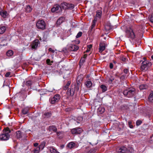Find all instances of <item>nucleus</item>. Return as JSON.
Returning <instances> with one entry per match:
<instances>
[{"label": "nucleus", "mask_w": 153, "mask_h": 153, "mask_svg": "<svg viewBox=\"0 0 153 153\" xmlns=\"http://www.w3.org/2000/svg\"><path fill=\"white\" fill-rule=\"evenodd\" d=\"M82 75H80L79 76L77 79V82H81L82 80Z\"/></svg>", "instance_id": "obj_31"}, {"label": "nucleus", "mask_w": 153, "mask_h": 153, "mask_svg": "<svg viewBox=\"0 0 153 153\" xmlns=\"http://www.w3.org/2000/svg\"><path fill=\"white\" fill-rule=\"evenodd\" d=\"M71 84V82L68 81L66 85L64 87V89L65 90H67L68 87V86L70 85Z\"/></svg>", "instance_id": "obj_33"}, {"label": "nucleus", "mask_w": 153, "mask_h": 153, "mask_svg": "<svg viewBox=\"0 0 153 153\" xmlns=\"http://www.w3.org/2000/svg\"><path fill=\"white\" fill-rule=\"evenodd\" d=\"M16 136L18 139L22 138L24 135L23 133H22L20 131H17L16 132Z\"/></svg>", "instance_id": "obj_15"}, {"label": "nucleus", "mask_w": 153, "mask_h": 153, "mask_svg": "<svg viewBox=\"0 0 153 153\" xmlns=\"http://www.w3.org/2000/svg\"><path fill=\"white\" fill-rule=\"evenodd\" d=\"M124 72L125 73V74H127V73L128 72V70H127V69H124Z\"/></svg>", "instance_id": "obj_51"}, {"label": "nucleus", "mask_w": 153, "mask_h": 153, "mask_svg": "<svg viewBox=\"0 0 153 153\" xmlns=\"http://www.w3.org/2000/svg\"><path fill=\"white\" fill-rule=\"evenodd\" d=\"M92 47V45H89L88 46V48L90 50Z\"/></svg>", "instance_id": "obj_50"}, {"label": "nucleus", "mask_w": 153, "mask_h": 153, "mask_svg": "<svg viewBox=\"0 0 153 153\" xmlns=\"http://www.w3.org/2000/svg\"><path fill=\"white\" fill-rule=\"evenodd\" d=\"M61 10V7L58 5H56L54 6L51 9V11L52 12H58Z\"/></svg>", "instance_id": "obj_8"}, {"label": "nucleus", "mask_w": 153, "mask_h": 153, "mask_svg": "<svg viewBox=\"0 0 153 153\" xmlns=\"http://www.w3.org/2000/svg\"><path fill=\"white\" fill-rule=\"evenodd\" d=\"M60 98V96L58 94L55 95L53 97L50 99L49 101L52 104H54L58 102Z\"/></svg>", "instance_id": "obj_6"}, {"label": "nucleus", "mask_w": 153, "mask_h": 153, "mask_svg": "<svg viewBox=\"0 0 153 153\" xmlns=\"http://www.w3.org/2000/svg\"><path fill=\"white\" fill-rule=\"evenodd\" d=\"M7 13L6 11H3L1 13V15L3 18H5L7 16Z\"/></svg>", "instance_id": "obj_28"}, {"label": "nucleus", "mask_w": 153, "mask_h": 153, "mask_svg": "<svg viewBox=\"0 0 153 153\" xmlns=\"http://www.w3.org/2000/svg\"><path fill=\"white\" fill-rule=\"evenodd\" d=\"M40 150H41V149L39 147H37L34 150V153H39Z\"/></svg>", "instance_id": "obj_36"}, {"label": "nucleus", "mask_w": 153, "mask_h": 153, "mask_svg": "<svg viewBox=\"0 0 153 153\" xmlns=\"http://www.w3.org/2000/svg\"><path fill=\"white\" fill-rule=\"evenodd\" d=\"M85 85L87 87L90 88L92 86V83L90 81H88L86 82Z\"/></svg>", "instance_id": "obj_25"}, {"label": "nucleus", "mask_w": 153, "mask_h": 153, "mask_svg": "<svg viewBox=\"0 0 153 153\" xmlns=\"http://www.w3.org/2000/svg\"><path fill=\"white\" fill-rule=\"evenodd\" d=\"M95 151L93 149H91L89 151L87 152V153H94Z\"/></svg>", "instance_id": "obj_46"}, {"label": "nucleus", "mask_w": 153, "mask_h": 153, "mask_svg": "<svg viewBox=\"0 0 153 153\" xmlns=\"http://www.w3.org/2000/svg\"><path fill=\"white\" fill-rule=\"evenodd\" d=\"M82 33L81 32H79L78 33V34H77L76 36V38H78L82 36Z\"/></svg>", "instance_id": "obj_40"}, {"label": "nucleus", "mask_w": 153, "mask_h": 153, "mask_svg": "<svg viewBox=\"0 0 153 153\" xmlns=\"http://www.w3.org/2000/svg\"><path fill=\"white\" fill-rule=\"evenodd\" d=\"M32 8L30 5H27L26 6L25 8V10L27 12H30L32 10Z\"/></svg>", "instance_id": "obj_27"}, {"label": "nucleus", "mask_w": 153, "mask_h": 153, "mask_svg": "<svg viewBox=\"0 0 153 153\" xmlns=\"http://www.w3.org/2000/svg\"><path fill=\"white\" fill-rule=\"evenodd\" d=\"M31 84L32 82H31V81L29 80L27 81L26 83V84L28 86H30L31 85Z\"/></svg>", "instance_id": "obj_41"}, {"label": "nucleus", "mask_w": 153, "mask_h": 153, "mask_svg": "<svg viewBox=\"0 0 153 153\" xmlns=\"http://www.w3.org/2000/svg\"><path fill=\"white\" fill-rule=\"evenodd\" d=\"M51 113L50 112H45L44 115L45 116L44 117L48 118L50 117L51 116Z\"/></svg>", "instance_id": "obj_24"}, {"label": "nucleus", "mask_w": 153, "mask_h": 153, "mask_svg": "<svg viewBox=\"0 0 153 153\" xmlns=\"http://www.w3.org/2000/svg\"><path fill=\"white\" fill-rule=\"evenodd\" d=\"M13 54V52L11 50L8 51L7 53V55L8 56H12Z\"/></svg>", "instance_id": "obj_29"}, {"label": "nucleus", "mask_w": 153, "mask_h": 153, "mask_svg": "<svg viewBox=\"0 0 153 153\" xmlns=\"http://www.w3.org/2000/svg\"><path fill=\"white\" fill-rule=\"evenodd\" d=\"M48 130L50 131H53L56 132L57 131V128L54 126H51L49 127Z\"/></svg>", "instance_id": "obj_17"}, {"label": "nucleus", "mask_w": 153, "mask_h": 153, "mask_svg": "<svg viewBox=\"0 0 153 153\" xmlns=\"http://www.w3.org/2000/svg\"><path fill=\"white\" fill-rule=\"evenodd\" d=\"M100 88L102 89L103 92L107 90V88L106 86L104 85H102L100 86Z\"/></svg>", "instance_id": "obj_26"}, {"label": "nucleus", "mask_w": 153, "mask_h": 153, "mask_svg": "<svg viewBox=\"0 0 153 153\" xmlns=\"http://www.w3.org/2000/svg\"><path fill=\"white\" fill-rule=\"evenodd\" d=\"M149 100L151 102H153V91H152L150 94L149 97Z\"/></svg>", "instance_id": "obj_21"}, {"label": "nucleus", "mask_w": 153, "mask_h": 153, "mask_svg": "<svg viewBox=\"0 0 153 153\" xmlns=\"http://www.w3.org/2000/svg\"><path fill=\"white\" fill-rule=\"evenodd\" d=\"M67 3L66 2H63L61 4L60 6L61 9L62 8L64 9H68V7H67Z\"/></svg>", "instance_id": "obj_18"}, {"label": "nucleus", "mask_w": 153, "mask_h": 153, "mask_svg": "<svg viewBox=\"0 0 153 153\" xmlns=\"http://www.w3.org/2000/svg\"><path fill=\"white\" fill-rule=\"evenodd\" d=\"M83 120V118L82 117H79L77 118V123H80Z\"/></svg>", "instance_id": "obj_37"}, {"label": "nucleus", "mask_w": 153, "mask_h": 153, "mask_svg": "<svg viewBox=\"0 0 153 153\" xmlns=\"http://www.w3.org/2000/svg\"><path fill=\"white\" fill-rule=\"evenodd\" d=\"M147 87V85L145 84H142L139 86V88L140 90L146 89Z\"/></svg>", "instance_id": "obj_23"}, {"label": "nucleus", "mask_w": 153, "mask_h": 153, "mask_svg": "<svg viewBox=\"0 0 153 153\" xmlns=\"http://www.w3.org/2000/svg\"><path fill=\"white\" fill-rule=\"evenodd\" d=\"M151 58L153 60V55L152 56Z\"/></svg>", "instance_id": "obj_58"}, {"label": "nucleus", "mask_w": 153, "mask_h": 153, "mask_svg": "<svg viewBox=\"0 0 153 153\" xmlns=\"http://www.w3.org/2000/svg\"><path fill=\"white\" fill-rule=\"evenodd\" d=\"M109 67H110V68L111 69H112L113 68V64L112 63H110V65H109Z\"/></svg>", "instance_id": "obj_49"}, {"label": "nucleus", "mask_w": 153, "mask_h": 153, "mask_svg": "<svg viewBox=\"0 0 153 153\" xmlns=\"http://www.w3.org/2000/svg\"><path fill=\"white\" fill-rule=\"evenodd\" d=\"M67 94L68 95H73V93H72L71 91V89L70 88L68 89L67 91Z\"/></svg>", "instance_id": "obj_35"}, {"label": "nucleus", "mask_w": 153, "mask_h": 153, "mask_svg": "<svg viewBox=\"0 0 153 153\" xmlns=\"http://www.w3.org/2000/svg\"><path fill=\"white\" fill-rule=\"evenodd\" d=\"M122 60H123V61H125V60H126V59L125 58H123Z\"/></svg>", "instance_id": "obj_57"}, {"label": "nucleus", "mask_w": 153, "mask_h": 153, "mask_svg": "<svg viewBox=\"0 0 153 153\" xmlns=\"http://www.w3.org/2000/svg\"><path fill=\"white\" fill-rule=\"evenodd\" d=\"M67 146L70 149H72L77 147V146L74 143L71 142L68 144Z\"/></svg>", "instance_id": "obj_13"}, {"label": "nucleus", "mask_w": 153, "mask_h": 153, "mask_svg": "<svg viewBox=\"0 0 153 153\" xmlns=\"http://www.w3.org/2000/svg\"><path fill=\"white\" fill-rule=\"evenodd\" d=\"M152 65L151 62L148 61L144 60L143 61L141 66V70L142 71H146L147 70L149 67Z\"/></svg>", "instance_id": "obj_3"}, {"label": "nucleus", "mask_w": 153, "mask_h": 153, "mask_svg": "<svg viewBox=\"0 0 153 153\" xmlns=\"http://www.w3.org/2000/svg\"><path fill=\"white\" fill-rule=\"evenodd\" d=\"M39 43V41L37 40H35L32 43L31 45V48L33 49H36L38 46Z\"/></svg>", "instance_id": "obj_10"}, {"label": "nucleus", "mask_w": 153, "mask_h": 153, "mask_svg": "<svg viewBox=\"0 0 153 153\" xmlns=\"http://www.w3.org/2000/svg\"><path fill=\"white\" fill-rule=\"evenodd\" d=\"M97 21H95L94 19V20H93V22H92V25L91 26V30H92L93 28L96 25V22Z\"/></svg>", "instance_id": "obj_34"}, {"label": "nucleus", "mask_w": 153, "mask_h": 153, "mask_svg": "<svg viewBox=\"0 0 153 153\" xmlns=\"http://www.w3.org/2000/svg\"><path fill=\"white\" fill-rule=\"evenodd\" d=\"M49 150L51 153H57L58 152L56 149L53 147L50 148Z\"/></svg>", "instance_id": "obj_22"}, {"label": "nucleus", "mask_w": 153, "mask_h": 153, "mask_svg": "<svg viewBox=\"0 0 153 153\" xmlns=\"http://www.w3.org/2000/svg\"><path fill=\"white\" fill-rule=\"evenodd\" d=\"M45 143L44 142H42L41 144L39 146L41 149V150H42L45 146Z\"/></svg>", "instance_id": "obj_30"}, {"label": "nucleus", "mask_w": 153, "mask_h": 153, "mask_svg": "<svg viewBox=\"0 0 153 153\" xmlns=\"http://www.w3.org/2000/svg\"><path fill=\"white\" fill-rule=\"evenodd\" d=\"M90 51V49L87 48V50L86 51V52H88Z\"/></svg>", "instance_id": "obj_55"}, {"label": "nucleus", "mask_w": 153, "mask_h": 153, "mask_svg": "<svg viewBox=\"0 0 153 153\" xmlns=\"http://www.w3.org/2000/svg\"><path fill=\"white\" fill-rule=\"evenodd\" d=\"M36 26L38 28L44 30L45 28L46 24L44 20H39L37 22Z\"/></svg>", "instance_id": "obj_5"}, {"label": "nucleus", "mask_w": 153, "mask_h": 153, "mask_svg": "<svg viewBox=\"0 0 153 153\" xmlns=\"http://www.w3.org/2000/svg\"><path fill=\"white\" fill-rule=\"evenodd\" d=\"M28 110L27 108H25L23 109L22 112L23 114H26L27 113Z\"/></svg>", "instance_id": "obj_38"}, {"label": "nucleus", "mask_w": 153, "mask_h": 153, "mask_svg": "<svg viewBox=\"0 0 153 153\" xmlns=\"http://www.w3.org/2000/svg\"><path fill=\"white\" fill-rule=\"evenodd\" d=\"M79 48V47L76 45H71L70 46L69 49L71 51H76Z\"/></svg>", "instance_id": "obj_11"}, {"label": "nucleus", "mask_w": 153, "mask_h": 153, "mask_svg": "<svg viewBox=\"0 0 153 153\" xmlns=\"http://www.w3.org/2000/svg\"><path fill=\"white\" fill-rule=\"evenodd\" d=\"M127 150L126 148L123 146L119 148L118 149V152L120 153H123L126 152Z\"/></svg>", "instance_id": "obj_14"}, {"label": "nucleus", "mask_w": 153, "mask_h": 153, "mask_svg": "<svg viewBox=\"0 0 153 153\" xmlns=\"http://www.w3.org/2000/svg\"><path fill=\"white\" fill-rule=\"evenodd\" d=\"M113 80V79H110V80L109 81V83H111L112 82Z\"/></svg>", "instance_id": "obj_54"}, {"label": "nucleus", "mask_w": 153, "mask_h": 153, "mask_svg": "<svg viewBox=\"0 0 153 153\" xmlns=\"http://www.w3.org/2000/svg\"><path fill=\"white\" fill-rule=\"evenodd\" d=\"M67 6L68 7V9H73L74 7V5L72 4L67 3Z\"/></svg>", "instance_id": "obj_32"}, {"label": "nucleus", "mask_w": 153, "mask_h": 153, "mask_svg": "<svg viewBox=\"0 0 153 153\" xmlns=\"http://www.w3.org/2000/svg\"><path fill=\"white\" fill-rule=\"evenodd\" d=\"M105 49V46L102 43H100V45L99 50L100 52H102Z\"/></svg>", "instance_id": "obj_19"}, {"label": "nucleus", "mask_w": 153, "mask_h": 153, "mask_svg": "<svg viewBox=\"0 0 153 153\" xmlns=\"http://www.w3.org/2000/svg\"><path fill=\"white\" fill-rule=\"evenodd\" d=\"M57 153H60L59 152H58Z\"/></svg>", "instance_id": "obj_60"}, {"label": "nucleus", "mask_w": 153, "mask_h": 153, "mask_svg": "<svg viewBox=\"0 0 153 153\" xmlns=\"http://www.w3.org/2000/svg\"><path fill=\"white\" fill-rule=\"evenodd\" d=\"M142 123V122L140 120H137L136 123V125L138 126L140 125L141 123Z\"/></svg>", "instance_id": "obj_47"}, {"label": "nucleus", "mask_w": 153, "mask_h": 153, "mask_svg": "<svg viewBox=\"0 0 153 153\" xmlns=\"http://www.w3.org/2000/svg\"><path fill=\"white\" fill-rule=\"evenodd\" d=\"M4 131L3 133L0 135V139L2 140H7L9 139V133H10V131L8 128H5Z\"/></svg>", "instance_id": "obj_1"}, {"label": "nucleus", "mask_w": 153, "mask_h": 153, "mask_svg": "<svg viewBox=\"0 0 153 153\" xmlns=\"http://www.w3.org/2000/svg\"><path fill=\"white\" fill-rule=\"evenodd\" d=\"M53 89H52V90L49 91H48L52 92L53 91Z\"/></svg>", "instance_id": "obj_56"}, {"label": "nucleus", "mask_w": 153, "mask_h": 153, "mask_svg": "<svg viewBox=\"0 0 153 153\" xmlns=\"http://www.w3.org/2000/svg\"><path fill=\"white\" fill-rule=\"evenodd\" d=\"M10 74V72L7 73L5 75V76L6 77H9Z\"/></svg>", "instance_id": "obj_48"}, {"label": "nucleus", "mask_w": 153, "mask_h": 153, "mask_svg": "<svg viewBox=\"0 0 153 153\" xmlns=\"http://www.w3.org/2000/svg\"><path fill=\"white\" fill-rule=\"evenodd\" d=\"M65 19V17H59L56 22V25H60L63 22Z\"/></svg>", "instance_id": "obj_12"}, {"label": "nucleus", "mask_w": 153, "mask_h": 153, "mask_svg": "<svg viewBox=\"0 0 153 153\" xmlns=\"http://www.w3.org/2000/svg\"><path fill=\"white\" fill-rule=\"evenodd\" d=\"M46 62L48 65H51L53 63V62L51 61L50 59H48L46 60Z\"/></svg>", "instance_id": "obj_39"}, {"label": "nucleus", "mask_w": 153, "mask_h": 153, "mask_svg": "<svg viewBox=\"0 0 153 153\" xmlns=\"http://www.w3.org/2000/svg\"><path fill=\"white\" fill-rule=\"evenodd\" d=\"M6 30V27L5 26L0 27V34H2L4 33Z\"/></svg>", "instance_id": "obj_20"}, {"label": "nucleus", "mask_w": 153, "mask_h": 153, "mask_svg": "<svg viewBox=\"0 0 153 153\" xmlns=\"http://www.w3.org/2000/svg\"><path fill=\"white\" fill-rule=\"evenodd\" d=\"M135 89L134 88H130L124 91L123 94L124 95L128 97H133L135 93Z\"/></svg>", "instance_id": "obj_2"}, {"label": "nucleus", "mask_w": 153, "mask_h": 153, "mask_svg": "<svg viewBox=\"0 0 153 153\" xmlns=\"http://www.w3.org/2000/svg\"><path fill=\"white\" fill-rule=\"evenodd\" d=\"M126 36L128 38L133 39L135 37V35L131 28H127L126 31Z\"/></svg>", "instance_id": "obj_4"}, {"label": "nucleus", "mask_w": 153, "mask_h": 153, "mask_svg": "<svg viewBox=\"0 0 153 153\" xmlns=\"http://www.w3.org/2000/svg\"><path fill=\"white\" fill-rule=\"evenodd\" d=\"M39 145V144L38 143H34L33 146L35 147H37Z\"/></svg>", "instance_id": "obj_52"}, {"label": "nucleus", "mask_w": 153, "mask_h": 153, "mask_svg": "<svg viewBox=\"0 0 153 153\" xmlns=\"http://www.w3.org/2000/svg\"><path fill=\"white\" fill-rule=\"evenodd\" d=\"M83 131L82 129L80 128H77L72 129L71 132L72 134H79Z\"/></svg>", "instance_id": "obj_7"}, {"label": "nucleus", "mask_w": 153, "mask_h": 153, "mask_svg": "<svg viewBox=\"0 0 153 153\" xmlns=\"http://www.w3.org/2000/svg\"><path fill=\"white\" fill-rule=\"evenodd\" d=\"M105 108L102 107H99L97 109V113L99 114H102L105 111Z\"/></svg>", "instance_id": "obj_16"}, {"label": "nucleus", "mask_w": 153, "mask_h": 153, "mask_svg": "<svg viewBox=\"0 0 153 153\" xmlns=\"http://www.w3.org/2000/svg\"><path fill=\"white\" fill-rule=\"evenodd\" d=\"M131 123H132L131 121H129L128 122V124L131 128H132L133 127V126L131 124Z\"/></svg>", "instance_id": "obj_42"}, {"label": "nucleus", "mask_w": 153, "mask_h": 153, "mask_svg": "<svg viewBox=\"0 0 153 153\" xmlns=\"http://www.w3.org/2000/svg\"><path fill=\"white\" fill-rule=\"evenodd\" d=\"M62 137V136H60L59 137V138H61Z\"/></svg>", "instance_id": "obj_59"}, {"label": "nucleus", "mask_w": 153, "mask_h": 153, "mask_svg": "<svg viewBox=\"0 0 153 153\" xmlns=\"http://www.w3.org/2000/svg\"><path fill=\"white\" fill-rule=\"evenodd\" d=\"M102 13V11L100 10H97L96 12V14L94 18L95 21H97L98 19H100L101 18Z\"/></svg>", "instance_id": "obj_9"}, {"label": "nucleus", "mask_w": 153, "mask_h": 153, "mask_svg": "<svg viewBox=\"0 0 153 153\" xmlns=\"http://www.w3.org/2000/svg\"><path fill=\"white\" fill-rule=\"evenodd\" d=\"M60 134H62V133L61 132H59L57 133V135H58V136L60 135Z\"/></svg>", "instance_id": "obj_53"}, {"label": "nucleus", "mask_w": 153, "mask_h": 153, "mask_svg": "<svg viewBox=\"0 0 153 153\" xmlns=\"http://www.w3.org/2000/svg\"><path fill=\"white\" fill-rule=\"evenodd\" d=\"M150 20L151 22L153 23V13L151 15V17L150 18Z\"/></svg>", "instance_id": "obj_45"}, {"label": "nucleus", "mask_w": 153, "mask_h": 153, "mask_svg": "<svg viewBox=\"0 0 153 153\" xmlns=\"http://www.w3.org/2000/svg\"><path fill=\"white\" fill-rule=\"evenodd\" d=\"M85 62V58L82 59L80 61V64H82L83 63H84Z\"/></svg>", "instance_id": "obj_43"}, {"label": "nucleus", "mask_w": 153, "mask_h": 153, "mask_svg": "<svg viewBox=\"0 0 153 153\" xmlns=\"http://www.w3.org/2000/svg\"><path fill=\"white\" fill-rule=\"evenodd\" d=\"M48 51L49 52H50L53 53L55 52V50L52 49L51 48H49V49H48Z\"/></svg>", "instance_id": "obj_44"}]
</instances>
